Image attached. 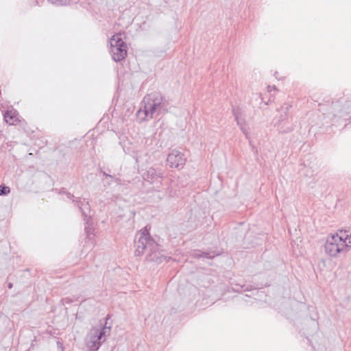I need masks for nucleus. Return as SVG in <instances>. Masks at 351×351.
I'll return each mask as SVG.
<instances>
[{"label":"nucleus","mask_w":351,"mask_h":351,"mask_svg":"<svg viewBox=\"0 0 351 351\" xmlns=\"http://www.w3.org/2000/svg\"><path fill=\"white\" fill-rule=\"evenodd\" d=\"M124 33L117 32L108 39L109 50L112 58L116 61H121L127 56L128 46L125 41Z\"/></svg>","instance_id":"obj_2"},{"label":"nucleus","mask_w":351,"mask_h":351,"mask_svg":"<svg viewBox=\"0 0 351 351\" xmlns=\"http://www.w3.org/2000/svg\"><path fill=\"white\" fill-rule=\"evenodd\" d=\"M149 239V229L145 227L136 234V240L138 241H147Z\"/></svg>","instance_id":"obj_9"},{"label":"nucleus","mask_w":351,"mask_h":351,"mask_svg":"<svg viewBox=\"0 0 351 351\" xmlns=\"http://www.w3.org/2000/svg\"><path fill=\"white\" fill-rule=\"evenodd\" d=\"M237 231H236V233H238V232H242V231H241V230H238V228H237Z\"/></svg>","instance_id":"obj_17"},{"label":"nucleus","mask_w":351,"mask_h":351,"mask_svg":"<svg viewBox=\"0 0 351 351\" xmlns=\"http://www.w3.org/2000/svg\"><path fill=\"white\" fill-rule=\"evenodd\" d=\"M4 119L9 125H15L19 121L18 113L14 110H8L4 114Z\"/></svg>","instance_id":"obj_7"},{"label":"nucleus","mask_w":351,"mask_h":351,"mask_svg":"<svg viewBox=\"0 0 351 351\" xmlns=\"http://www.w3.org/2000/svg\"><path fill=\"white\" fill-rule=\"evenodd\" d=\"M274 89V87H272V86H267V90H268L269 92H271Z\"/></svg>","instance_id":"obj_15"},{"label":"nucleus","mask_w":351,"mask_h":351,"mask_svg":"<svg viewBox=\"0 0 351 351\" xmlns=\"http://www.w3.org/2000/svg\"><path fill=\"white\" fill-rule=\"evenodd\" d=\"M162 109V98L156 95H148L143 98L141 106L136 113L140 121L151 119Z\"/></svg>","instance_id":"obj_1"},{"label":"nucleus","mask_w":351,"mask_h":351,"mask_svg":"<svg viewBox=\"0 0 351 351\" xmlns=\"http://www.w3.org/2000/svg\"><path fill=\"white\" fill-rule=\"evenodd\" d=\"M167 161L170 167L179 168L184 166L186 159L180 152L174 149L169 154Z\"/></svg>","instance_id":"obj_5"},{"label":"nucleus","mask_w":351,"mask_h":351,"mask_svg":"<svg viewBox=\"0 0 351 351\" xmlns=\"http://www.w3.org/2000/svg\"><path fill=\"white\" fill-rule=\"evenodd\" d=\"M10 192V189L6 186H0V195H8Z\"/></svg>","instance_id":"obj_12"},{"label":"nucleus","mask_w":351,"mask_h":351,"mask_svg":"<svg viewBox=\"0 0 351 351\" xmlns=\"http://www.w3.org/2000/svg\"><path fill=\"white\" fill-rule=\"evenodd\" d=\"M112 182H114L115 183H117L118 182V180L117 179H114L113 178L112 176H106V178H105V182L106 184H110Z\"/></svg>","instance_id":"obj_13"},{"label":"nucleus","mask_w":351,"mask_h":351,"mask_svg":"<svg viewBox=\"0 0 351 351\" xmlns=\"http://www.w3.org/2000/svg\"><path fill=\"white\" fill-rule=\"evenodd\" d=\"M324 247L329 256L336 257L340 254L347 252L351 248V245L346 243H326Z\"/></svg>","instance_id":"obj_4"},{"label":"nucleus","mask_w":351,"mask_h":351,"mask_svg":"<svg viewBox=\"0 0 351 351\" xmlns=\"http://www.w3.org/2000/svg\"><path fill=\"white\" fill-rule=\"evenodd\" d=\"M105 334V328L93 327L87 334L85 343L89 351H97L100 348L101 343L105 341L104 338Z\"/></svg>","instance_id":"obj_3"},{"label":"nucleus","mask_w":351,"mask_h":351,"mask_svg":"<svg viewBox=\"0 0 351 351\" xmlns=\"http://www.w3.org/2000/svg\"><path fill=\"white\" fill-rule=\"evenodd\" d=\"M9 288H12V284L9 285Z\"/></svg>","instance_id":"obj_18"},{"label":"nucleus","mask_w":351,"mask_h":351,"mask_svg":"<svg viewBox=\"0 0 351 351\" xmlns=\"http://www.w3.org/2000/svg\"><path fill=\"white\" fill-rule=\"evenodd\" d=\"M143 176L145 180L151 183L154 182L155 179L158 178L157 172L154 168L149 169L145 173H143Z\"/></svg>","instance_id":"obj_8"},{"label":"nucleus","mask_w":351,"mask_h":351,"mask_svg":"<svg viewBox=\"0 0 351 351\" xmlns=\"http://www.w3.org/2000/svg\"><path fill=\"white\" fill-rule=\"evenodd\" d=\"M58 344L60 346V349H61V351H63V347H62V345L60 342H58Z\"/></svg>","instance_id":"obj_16"},{"label":"nucleus","mask_w":351,"mask_h":351,"mask_svg":"<svg viewBox=\"0 0 351 351\" xmlns=\"http://www.w3.org/2000/svg\"><path fill=\"white\" fill-rule=\"evenodd\" d=\"M247 225L244 223H241L239 226H238V230H241L242 232H245V230H247Z\"/></svg>","instance_id":"obj_14"},{"label":"nucleus","mask_w":351,"mask_h":351,"mask_svg":"<svg viewBox=\"0 0 351 351\" xmlns=\"http://www.w3.org/2000/svg\"><path fill=\"white\" fill-rule=\"evenodd\" d=\"M145 247L146 245L145 243H138V245L136 246V250L134 252L136 256L141 255L144 252Z\"/></svg>","instance_id":"obj_10"},{"label":"nucleus","mask_w":351,"mask_h":351,"mask_svg":"<svg viewBox=\"0 0 351 351\" xmlns=\"http://www.w3.org/2000/svg\"><path fill=\"white\" fill-rule=\"evenodd\" d=\"M351 239V234L348 230H340L335 233H331L328 235L327 241L332 240L333 241H346Z\"/></svg>","instance_id":"obj_6"},{"label":"nucleus","mask_w":351,"mask_h":351,"mask_svg":"<svg viewBox=\"0 0 351 351\" xmlns=\"http://www.w3.org/2000/svg\"><path fill=\"white\" fill-rule=\"evenodd\" d=\"M234 116H235V120L237 123V125L240 127V128L243 131V132L247 136V131L245 128L244 122H243V119L237 114H235Z\"/></svg>","instance_id":"obj_11"}]
</instances>
